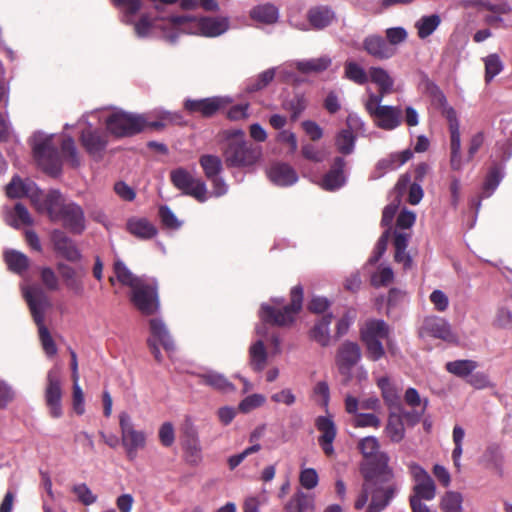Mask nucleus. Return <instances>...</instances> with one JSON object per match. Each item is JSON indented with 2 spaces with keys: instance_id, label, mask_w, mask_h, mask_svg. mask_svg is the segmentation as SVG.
<instances>
[{
  "instance_id": "f257e3e1",
  "label": "nucleus",
  "mask_w": 512,
  "mask_h": 512,
  "mask_svg": "<svg viewBox=\"0 0 512 512\" xmlns=\"http://www.w3.org/2000/svg\"><path fill=\"white\" fill-rule=\"evenodd\" d=\"M380 459L377 466L367 463L361 468L365 489L370 491L366 512H383L398 493V483L389 466V456L381 455Z\"/></svg>"
},
{
  "instance_id": "f03ea898",
  "label": "nucleus",
  "mask_w": 512,
  "mask_h": 512,
  "mask_svg": "<svg viewBox=\"0 0 512 512\" xmlns=\"http://www.w3.org/2000/svg\"><path fill=\"white\" fill-rule=\"evenodd\" d=\"M36 210L46 213L52 222H60L62 226L75 235H80L86 228L84 210L75 202H67L58 190H50L46 194L37 192L31 195Z\"/></svg>"
},
{
  "instance_id": "7ed1b4c3",
  "label": "nucleus",
  "mask_w": 512,
  "mask_h": 512,
  "mask_svg": "<svg viewBox=\"0 0 512 512\" xmlns=\"http://www.w3.org/2000/svg\"><path fill=\"white\" fill-rule=\"evenodd\" d=\"M222 135L225 139L222 155L228 168L251 167L259 162L262 148L246 140L243 130H224Z\"/></svg>"
},
{
  "instance_id": "20e7f679",
  "label": "nucleus",
  "mask_w": 512,
  "mask_h": 512,
  "mask_svg": "<svg viewBox=\"0 0 512 512\" xmlns=\"http://www.w3.org/2000/svg\"><path fill=\"white\" fill-rule=\"evenodd\" d=\"M303 295L302 286L296 285L290 291V303L288 305L276 308L268 304H262L259 311L261 321L279 327L292 325L296 316L302 310Z\"/></svg>"
},
{
  "instance_id": "39448f33",
  "label": "nucleus",
  "mask_w": 512,
  "mask_h": 512,
  "mask_svg": "<svg viewBox=\"0 0 512 512\" xmlns=\"http://www.w3.org/2000/svg\"><path fill=\"white\" fill-rule=\"evenodd\" d=\"M147 120L143 115L117 111L106 119L107 130L116 137H129L142 132Z\"/></svg>"
},
{
  "instance_id": "423d86ee",
  "label": "nucleus",
  "mask_w": 512,
  "mask_h": 512,
  "mask_svg": "<svg viewBox=\"0 0 512 512\" xmlns=\"http://www.w3.org/2000/svg\"><path fill=\"white\" fill-rule=\"evenodd\" d=\"M130 301L141 314H156L160 307L157 283L143 279L131 289Z\"/></svg>"
},
{
  "instance_id": "0eeeda50",
  "label": "nucleus",
  "mask_w": 512,
  "mask_h": 512,
  "mask_svg": "<svg viewBox=\"0 0 512 512\" xmlns=\"http://www.w3.org/2000/svg\"><path fill=\"white\" fill-rule=\"evenodd\" d=\"M170 181L184 195L195 198L198 202L207 200V187L203 180L193 177L185 168H177L170 172Z\"/></svg>"
},
{
  "instance_id": "6e6552de",
  "label": "nucleus",
  "mask_w": 512,
  "mask_h": 512,
  "mask_svg": "<svg viewBox=\"0 0 512 512\" xmlns=\"http://www.w3.org/2000/svg\"><path fill=\"white\" fill-rule=\"evenodd\" d=\"M362 357V351L358 343L344 341L337 349L335 364L340 375L343 377L342 383L348 385L352 380V369L359 363Z\"/></svg>"
},
{
  "instance_id": "1a4fd4ad",
  "label": "nucleus",
  "mask_w": 512,
  "mask_h": 512,
  "mask_svg": "<svg viewBox=\"0 0 512 512\" xmlns=\"http://www.w3.org/2000/svg\"><path fill=\"white\" fill-rule=\"evenodd\" d=\"M33 153L42 169L51 176H57L61 172V156L52 138L48 137L36 143Z\"/></svg>"
},
{
  "instance_id": "9d476101",
  "label": "nucleus",
  "mask_w": 512,
  "mask_h": 512,
  "mask_svg": "<svg viewBox=\"0 0 512 512\" xmlns=\"http://www.w3.org/2000/svg\"><path fill=\"white\" fill-rule=\"evenodd\" d=\"M119 426L121 429L122 445L126 450L127 457L134 460L137 451L145 447L146 436L143 431L134 429L130 416L126 412L119 415Z\"/></svg>"
},
{
  "instance_id": "9b49d317",
  "label": "nucleus",
  "mask_w": 512,
  "mask_h": 512,
  "mask_svg": "<svg viewBox=\"0 0 512 512\" xmlns=\"http://www.w3.org/2000/svg\"><path fill=\"white\" fill-rule=\"evenodd\" d=\"M62 395L60 372L58 369H51L47 373L44 396L49 414L53 418H60L63 415Z\"/></svg>"
},
{
  "instance_id": "f8f14e48",
  "label": "nucleus",
  "mask_w": 512,
  "mask_h": 512,
  "mask_svg": "<svg viewBox=\"0 0 512 512\" xmlns=\"http://www.w3.org/2000/svg\"><path fill=\"white\" fill-rule=\"evenodd\" d=\"M408 468L416 482L413 487L414 494L410 496L409 502L414 499L420 502L421 500H432L436 495V486L431 476L423 467L415 462L410 463Z\"/></svg>"
},
{
  "instance_id": "ddd939ff",
  "label": "nucleus",
  "mask_w": 512,
  "mask_h": 512,
  "mask_svg": "<svg viewBox=\"0 0 512 512\" xmlns=\"http://www.w3.org/2000/svg\"><path fill=\"white\" fill-rule=\"evenodd\" d=\"M24 297L35 323L44 322L45 311L51 306L49 297L39 286H31L24 292Z\"/></svg>"
},
{
  "instance_id": "4468645a",
  "label": "nucleus",
  "mask_w": 512,
  "mask_h": 512,
  "mask_svg": "<svg viewBox=\"0 0 512 512\" xmlns=\"http://www.w3.org/2000/svg\"><path fill=\"white\" fill-rule=\"evenodd\" d=\"M51 242L54 251L69 262H78L82 258L80 250L77 248L73 239H71L64 231L55 229L51 233Z\"/></svg>"
},
{
  "instance_id": "2eb2a0df",
  "label": "nucleus",
  "mask_w": 512,
  "mask_h": 512,
  "mask_svg": "<svg viewBox=\"0 0 512 512\" xmlns=\"http://www.w3.org/2000/svg\"><path fill=\"white\" fill-rule=\"evenodd\" d=\"M183 106L189 114H200L202 117L210 118L226 106V101L221 97L187 99Z\"/></svg>"
},
{
  "instance_id": "dca6fc26",
  "label": "nucleus",
  "mask_w": 512,
  "mask_h": 512,
  "mask_svg": "<svg viewBox=\"0 0 512 512\" xmlns=\"http://www.w3.org/2000/svg\"><path fill=\"white\" fill-rule=\"evenodd\" d=\"M421 333L446 342H454L456 340L450 324L445 319L437 316H430L424 319Z\"/></svg>"
},
{
  "instance_id": "f3484780",
  "label": "nucleus",
  "mask_w": 512,
  "mask_h": 512,
  "mask_svg": "<svg viewBox=\"0 0 512 512\" xmlns=\"http://www.w3.org/2000/svg\"><path fill=\"white\" fill-rule=\"evenodd\" d=\"M347 162L342 156L333 159L330 169L324 174L321 180V187L326 191L340 189L346 183L344 170Z\"/></svg>"
},
{
  "instance_id": "a211bd4d",
  "label": "nucleus",
  "mask_w": 512,
  "mask_h": 512,
  "mask_svg": "<svg viewBox=\"0 0 512 512\" xmlns=\"http://www.w3.org/2000/svg\"><path fill=\"white\" fill-rule=\"evenodd\" d=\"M375 125L383 130H394L402 123V110L398 106L384 105L370 115Z\"/></svg>"
},
{
  "instance_id": "6ab92c4d",
  "label": "nucleus",
  "mask_w": 512,
  "mask_h": 512,
  "mask_svg": "<svg viewBox=\"0 0 512 512\" xmlns=\"http://www.w3.org/2000/svg\"><path fill=\"white\" fill-rule=\"evenodd\" d=\"M81 143L87 153L95 159H101L105 150L108 138L101 130L85 129L81 133Z\"/></svg>"
},
{
  "instance_id": "aec40b11",
  "label": "nucleus",
  "mask_w": 512,
  "mask_h": 512,
  "mask_svg": "<svg viewBox=\"0 0 512 512\" xmlns=\"http://www.w3.org/2000/svg\"><path fill=\"white\" fill-rule=\"evenodd\" d=\"M315 426L321 432L318 438L320 447L326 456H332L334 454L333 442L337 434L335 423L330 417L318 416L315 420Z\"/></svg>"
},
{
  "instance_id": "412c9836",
  "label": "nucleus",
  "mask_w": 512,
  "mask_h": 512,
  "mask_svg": "<svg viewBox=\"0 0 512 512\" xmlns=\"http://www.w3.org/2000/svg\"><path fill=\"white\" fill-rule=\"evenodd\" d=\"M363 49L378 60H386L396 54V48L387 43L380 35H369L363 40Z\"/></svg>"
},
{
  "instance_id": "4be33fe9",
  "label": "nucleus",
  "mask_w": 512,
  "mask_h": 512,
  "mask_svg": "<svg viewBox=\"0 0 512 512\" xmlns=\"http://www.w3.org/2000/svg\"><path fill=\"white\" fill-rule=\"evenodd\" d=\"M56 268L66 288L75 295L82 296L84 293V273H79L77 269L63 262L57 263Z\"/></svg>"
},
{
  "instance_id": "5701e85b",
  "label": "nucleus",
  "mask_w": 512,
  "mask_h": 512,
  "mask_svg": "<svg viewBox=\"0 0 512 512\" xmlns=\"http://www.w3.org/2000/svg\"><path fill=\"white\" fill-rule=\"evenodd\" d=\"M379 448V441L374 436L364 437L358 442V449L364 458V460L360 464V469L367 463L377 466V464L381 460V455L388 456L387 453L380 452Z\"/></svg>"
},
{
  "instance_id": "b1692460",
  "label": "nucleus",
  "mask_w": 512,
  "mask_h": 512,
  "mask_svg": "<svg viewBox=\"0 0 512 512\" xmlns=\"http://www.w3.org/2000/svg\"><path fill=\"white\" fill-rule=\"evenodd\" d=\"M268 178L278 186H290L298 180L296 171L287 163L273 164L267 171Z\"/></svg>"
},
{
  "instance_id": "393cba45",
  "label": "nucleus",
  "mask_w": 512,
  "mask_h": 512,
  "mask_svg": "<svg viewBox=\"0 0 512 512\" xmlns=\"http://www.w3.org/2000/svg\"><path fill=\"white\" fill-rule=\"evenodd\" d=\"M334 11L328 6H315L308 10L307 20L314 30H322L335 20Z\"/></svg>"
},
{
  "instance_id": "a878e982",
  "label": "nucleus",
  "mask_w": 512,
  "mask_h": 512,
  "mask_svg": "<svg viewBox=\"0 0 512 512\" xmlns=\"http://www.w3.org/2000/svg\"><path fill=\"white\" fill-rule=\"evenodd\" d=\"M127 231L141 240H149L158 233L157 228L146 218L132 217L126 223Z\"/></svg>"
},
{
  "instance_id": "bb28decb",
  "label": "nucleus",
  "mask_w": 512,
  "mask_h": 512,
  "mask_svg": "<svg viewBox=\"0 0 512 512\" xmlns=\"http://www.w3.org/2000/svg\"><path fill=\"white\" fill-rule=\"evenodd\" d=\"M198 28L206 37H217L228 30L229 19L227 17H201L198 20Z\"/></svg>"
},
{
  "instance_id": "cd10ccee",
  "label": "nucleus",
  "mask_w": 512,
  "mask_h": 512,
  "mask_svg": "<svg viewBox=\"0 0 512 512\" xmlns=\"http://www.w3.org/2000/svg\"><path fill=\"white\" fill-rule=\"evenodd\" d=\"M332 319L333 315L331 313L323 315L309 331L310 339L317 342L322 347H327L331 339L329 326Z\"/></svg>"
},
{
  "instance_id": "c85d7f7f",
  "label": "nucleus",
  "mask_w": 512,
  "mask_h": 512,
  "mask_svg": "<svg viewBox=\"0 0 512 512\" xmlns=\"http://www.w3.org/2000/svg\"><path fill=\"white\" fill-rule=\"evenodd\" d=\"M461 4L464 8L470 6H480L494 13V15H489L486 17V21L489 24L500 22L502 19L500 18L499 15L508 14L511 11V8L507 3L491 4L490 2L484 0H466L462 1Z\"/></svg>"
},
{
  "instance_id": "c756f323",
  "label": "nucleus",
  "mask_w": 512,
  "mask_h": 512,
  "mask_svg": "<svg viewBox=\"0 0 512 512\" xmlns=\"http://www.w3.org/2000/svg\"><path fill=\"white\" fill-rule=\"evenodd\" d=\"M314 510V497L302 491L294 493L283 508V512H314Z\"/></svg>"
},
{
  "instance_id": "7c9ffc66",
  "label": "nucleus",
  "mask_w": 512,
  "mask_h": 512,
  "mask_svg": "<svg viewBox=\"0 0 512 512\" xmlns=\"http://www.w3.org/2000/svg\"><path fill=\"white\" fill-rule=\"evenodd\" d=\"M150 333L153 340L158 341L167 352L174 350V341L161 319L153 318L149 321Z\"/></svg>"
},
{
  "instance_id": "2f4dec72",
  "label": "nucleus",
  "mask_w": 512,
  "mask_h": 512,
  "mask_svg": "<svg viewBox=\"0 0 512 512\" xmlns=\"http://www.w3.org/2000/svg\"><path fill=\"white\" fill-rule=\"evenodd\" d=\"M249 16L256 22L272 25L278 21L279 11L274 4L265 3L253 7L249 12Z\"/></svg>"
},
{
  "instance_id": "473e14b6",
  "label": "nucleus",
  "mask_w": 512,
  "mask_h": 512,
  "mask_svg": "<svg viewBox=\"0 0 512 512\" xmlns=\"http://www.w3.org/2000/svg\"><path fill=\"white\" fill-rule=\"evenodd\" d=\"M389 326L383 320H370L366 322L364 328L361 329V340H378L387 339L389 336Z\"/></svg>"
},
{
  "instance_id": "72a5a7b5",
  "label": "nucleus",
  "mask_w": 512,
  "mask_h": 512,
  "mask_svg": "<svg viewBox=\"0 0 512 512\" xmlns=\"http://www.w3.org/2000/svg\"><path fill=\"white\" fill-rule=\"evenodd\" d=\"M384 432L393 443H400L405 438V424L400 414L390 413Z\"/></svg>"
},
{
  "instance_id": "f704fd0d",
  "label": "nucleus",
  "mask_w": 512,
  "mask_h": 512,
  "mask_svg": "<svg viewBox=\"0 0 512 512\" xmlns=\"http://www.w3.org/2000/svg\"><path fill=\"white\" fill-rule=\"evenodd\" d=\"M4 261L10 271L16 274H23L29 268V258L16 250H8L4 253Z\"/></svg>"
},
{
  "instance_id": "c9c22d12",
  "label": "nucleus",
  "mask_w": 512,
  "mask_h": 512,
  "mask_svg": "<svg viewBox=\"0 0 512 512\" xmlns=\"http://www.w3.org/2000/svg\"><path fill=\"white\" fill-rule=\"evenodd\" d=\"M371 82L378 86V90L382 93H391L393 90L394 80L389 73L381 67H370L369 77Z\"/></svg>"
},
{
  "instance_id": "e433bc0d",
  "label": "nucleus",
  "mask_w": 512,
  "mask_h": 512,
  "mask_svg": "<svg viewBox=\"0 0 512 512\" xmlns=\"http://www.w3.org/2000/svg\"><path fill=\"white\" fill-rule=\"evenodd\" d=\"M331 65V59L328 56L312 58L308 60L298 61L295 64L296 69L304 74L320 73L328 69Z\"/></svg>"
},
{
  "instance_id": "4c0bfd02",
  "label": "nucleus",
  "mask_w": 512,
  "mask_h": 512,
  "mask_svg": "<svg viewBox=\"0 0 512 512\" xmlns=\"http://www.w3.org/2000/svg\"><path fill=\"white\" fill-rule=\"evenodd\" d=\"M199 164L207 179L215 178L223 170L222 160L217 155L203 154L199 157Z\"/></svg>"
},
{
  "instance_id": "58836bf2",
  "label": "nucleus",
  "mask_w": 512,
  "mask_h": 512,
  "mask_svg": "<svg viewBox=\"0 0 512 512\" xmlns=\"http://www.w3.org/2000/svg\"><path fill=\"white\" fill-rule=\"evenodd\" d=\"M114 274L117 280L123 285L133 289L144 278L135 276L121 260H116L113 265Z\"/></svg>"
},
{
  "instance_id": "ea45409f",
  "label": "nucleus",
  "mask_w": 512,
  "mask_h": 512,
  "mask_svg": "<svg viewBox=\"0 0 512 512\" xmlns=\"http://www.w3.org/2000/svg\"><path fill=\"white\" fill-rule=\"evenodd\" d=\"M441 24V18L438 14L422 16L416 23L417 35L420 39H426Z\"/></svg>"
},
{
  "instance_id": "a19ab883",
  "label": "nucleus",
  "mask_w": 512,
  "mask_h": 512,
  "mask_svg": "<svg viewBox=\"0 0 512 512\" xmlns=\"http://www.w3.org/2000/svg\"><path fill=\"white\" fill-rule=\"evenodd\" d=\"M250 365L256 372H261L267 362V351L262 340L256 341L249 349Z\"/></svg>"
},
{
  "instance_id": "79ce46f5",
  "label": "nucleus",
  "mask_w": 512,
  "mask_h": 512,
  "mask_svg": "<svg viewBox=\"0 0 512 512\" xmlns=\"http://www.w3.org/2000/svg\"><path fill=\"white\" fill-rule=\"evenodd\" d=\"M478 367V363L474 360L463 359L448 362L446 370L460 378H468L470 374Z\"/></svg>"
},
{
  "instance_id": "37998d69",
  "label": "nucleus",
  "mask_w": 512,
  "mask_h": 512,
  "mask_svg": "<svg viewBox=\"0 0 512 512\" xmlns=\"http://www.w3.org/2000/svg\"><path fill=\"white\" fill-rule=\"evenodd\" d=\"M356 136L350 128L342 129L335 137V146L342 155H350L355 148Z\"/></svg>"
},
{
  "instance_id": "c03bdc74",
  "label": "nucleus",
  "mask_w": 512,
  "mask_h": 512,
  "mask_svg": "<svg viewBox=\"0 0 512 512\" xmlns=\"http://www.w3.org/2000/svg\"><path fill=\"white\" fill-rule=\"evenodd\" d=\"M344 77L355 84L364 85L369 80V72L367 73L364 68L354 61H346L344 64Z\"/></svg>"
},
{
  "instance_id": "a18cd8bd",
  "label": "nucleus",
  "mask_w": 512,
  "mask_h": 512,
  "mask_svg": "<svg viewBox=\"0 0 512 512\" xmlns=\"http://www.w3.org/2000/svg\"><path fill=\"white\" fill-rule=\"evenodd\" d=\"M202 383L205 385H208L216 390L222 391V392H230L234 391L235 387L234 385L229 382L223 375L215 373V372H209L206 374H203L200 376Z\"/></svg>"
},
{
  "instance_id": "49530a36",
  "label": "nucleus",
  "mask_w": 512,
  "mask_h": 512,
  "mask_svg": "<svg viewBox=\"0 0 512 512\" xmlns=\"http://www.w3.org/2000/svg\"><path fill=\"white\" fill-rule=\"evenodd\" d=\"M308 101L303 94H295L283 104V108L291 113L290 118L296 121L307 108Z\"/></svg>"
},
{
  "instance_id": "de8ad7c7",
  "label": "nucleus",
  "mask_w": 512,
  "mask_h": 512,
  "mask_svg": "<svg viewBox=\"0 0 512 512\" xmlns=\"http://www.w3.org/2000/svg\"><path fill=\"white\" fill-rule=\"evenodd\" d=\"M72 167L80 165V158L74 140L70 136L63 138L61 142V155Z\"/></svg>"
},
{
  "instance_id": "09e8293b",
  "label": "nucleus",
  "mask_w": 512,
  "mask_h": 512,
  "mask_svg": "<svg viewBox=\"0 0 512 512\" xmlns=\"http://www.w3.org/2000/svg\"><path fill=\"white\" fill-rule=\"evenodd\" d=\"M501 179L502 174L500 167L497 165L492 166L489 169L483 183V197H490L498 187Z\"/></svg>"
},
{
  "instance_id": "8fccbe9b",
  "label": "nucleus",
  "mask_w": 512,
  "mask_h": 512,
  "mask_svg": "<svg viewBox=\"0 0 512 512\" xmlns=\"http://www.w3.org/2000/svg\"><path fill=\"white\" fill-rule=\"evenodd\" d=\"M483 60L485 64V82L489 83L503 70V63L495 53L489 54Z\"/></svg>"
},
{
  "instance_id": "3c124183",
  "label": "nucleus",
  "mask_w": 512,
  "mask_h": 512,
  "mask_svg": "<svg viewBox=\"0 0 512 512\" xmlns=\"http://www.w3.org/2000/svg\"><path fill=\"white\" fill-rule=\"evenodd\" d=\"M31 191V184H26L18 176H14L11 182L6 186V194L10 198H22Z\"/></svg>"
},
{
  "instance_id": "603ef678",
  "label": "nucleus",
  "mask_w": 512,
  "mask_h": 512,
  "mask_svg": "<svg viewBox=\"0 0 512 512\" xmlns=\"http://www.w3.org/2000/svg\"><path fill=\"white\" fill-rule=\"evenodd\" d=\"M463 498L459 492L448 491L441 499V509L444 512H460Z\"/></svg>"
},
{
  "instance_id": "864d4df0",
  "label": "nucleus",
  "mask_w": 512,
  "mask_h": 512,
  "mask_svg": "<svg viewBox=\"0 0 512 512\" xmlns=\"http://www.w3.org/2000/svg\"><path fill=\"white\" fill-rule=\"evenodd\" d=\"M38 327L39 338L45 353L49 356H53L57 353L56 344L44 322L35 323Z\"/></svg>"
},
{
  "instance_id": "5fc2aeb1",
  "label": "nucleus",
  "mask_w": 512,
  "mask_h": 512,
  "mask_svg": "<svg viewBox=\"0 0 512 512\" xmlns=\"http://www.w3.org/2000/svg\"><path fill=\"white\" fill-rule=\"evenodd\" d=\"M33 219L22 203H16L13 211V220L10 223L11 226L19 228L20 225H32Z\"/></svg>"
},
{
  "instance_id": "6e6d98bb",
  "label": "nucleus",
  "mask_w": 512,
  "mask_h": 512,
  "mask_svg": "<svg viewBox=\"0 0 512 512\" xmlns=\"http://www.w3.org/2000/svg\"><path fill=\"white\" fill-rule=\"evenodd\" d=\"M72 492L77 497V500L85 506L92 505L97 501V495L93 494L85 483L74 485Z\"/></svg>"
},
{
  "instance_id": "4d7b16f0",
  "label": "nucleus",
  "mask_w": 512,
  "mask_h": 512,
  "mask_svg": "<svg viewBox=\"0 0 512 512\" xmlns=\"http://www.w3.org/2000/svg\"><path fill=\"white\" fill-rule=\"evenodd\" d=\"M366 348V356L371 361H378L385 355V349L381 341L362 340Z\"/></svg>"
},
{
  "instance_id": "13d9d810",
  "label": "nucleus",
  "mask_w": 512,
  "mask_h": 512,
  "mask_svg": "<svg viewBox=\"0 0 512 512\" xmlns=\"http://www.w3.org/2000/svg\"><path fill=\"white\" fill-rule=\"evenodd\" d=\"M40 279L45 288L49 291H56L59 289V279L50 267H43L40 270Z\"/></svg>"
},
{
  "instance_id": "bf43d9fd",
  "label": "nucleus",
  "mask_w": 512,
  "mask_h": 512,
  "mask_svg": "<svg viewBox=\"0 0 512 512\" xmlns=\"http://www.w3.org/2000/svg\"><path fill=\"white\" fill-rule=\"evenodd\" d=\"M158 214L164 227L174 230L180 228L181 222L168 206H161Z\"/></svg>"
},
{
  "instance_id": "052dcab7",
  "label": "nucleus",
  "mask_w": 512,
  "mask_h": 512,
  "mask_svg": "<svg viewBox=\"0 0 512 512\" xmlns=\"http://www.w3.org/2000/svg\"><path fill=\"white\" fill-rule=\"evenodd\" d=\"M354 427L364 428V427H373L379 428L381 425V420L378 416L372 413H359L356 414L354 421Z\"/></svg>"
},
{
  "instance_id": "680f3d73",
  "label": "nucleus",
  "mask_w": 512,
  "mask_h": 512,
  "mask_svg": "<svg viewBox=\"0 0 512 512\" xmlns=\"http://www.w3.org/2000/svg\"><path fill=\"white\" fill-rule=\"evenodd\" d=\"M301 155L308 161L320 163L324 161L325 154L312 143H304L301 147Z\"/></svg>"
},
{
  "instance_id": "e2e57ef3",
  "label": "nucleus",
  "mask_w": 512,
  "mask_h": 512,
  "mask_svg": "<svg viewBox=\"0 0 512 512\" xmlns=\"http://www.w3.org/2000/svg\"><path fill=\"white\" fill-rule=\"evenodd\" d=\"M72 405L77 415H82L85 412L84 406V393L78 382H73L72 387Z\"/></svg>"
},
{
  "instance_id": "0e129e2a",
  "label": "nucleus",
  "mask_w": 512,
  "mask_h": 512,
  "mask_svg": "<svg viewBox=\"0 0 512 512\" xmlns=\"http://www.w3.org/2000/svg\"><path fill=\"white\" fill-rule=\"evenodd\" d=\"M265 398L260 394H252L245 397L239 404V410L248 413L263 405Z\"/></svg>"
},
{
  "instance_id": "69168bd1",
  "label": "nucleus",
  "mask_w": 512,
  "mask_h": 512,
  "mask_svg": "<svg viewBox=\"0 0 512 512\" xmlns=\"http://www.w3.org/2000/svg\"><path fill=\"white\" fill-rule=\"evenodd\" d=\"M394 274L391 268L385 267L371 277V284L374 287L387 286L393 281Z\"/></svg>"
},
{
  "instance_id": "338daca9",
  "label": "nucleus",
  "mask_w": 512,
  "mask_h": 512,
  "mask_svg": "<svg viewBox=\"0 0 512 512\" xmlns=\"http://www.w3.org/2000/svg\"><path fill=\"white\" fill-rule=\"evenodd\" d=\"M299 481L304 488L313 489L318 484V474L315 469L306 468L300 472Z\"/></svg>"
},
{
  "instance_id": "774afa93",
  "label": "nucleus",
  "mask_w": 512,
  "mask_h": 512,
  "mask_svg": "<svg viewBox=\"0 0 512 512\" xmlns=\"http://www.w3.org/2000/svg\"><path fill=\"white\" fill-rule=\"evenodd\" d=\"M407 38V32L402 27H393L386 30V41L392 47L404 42Z\"/></svg>"
}]
</instances>
